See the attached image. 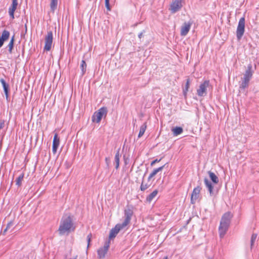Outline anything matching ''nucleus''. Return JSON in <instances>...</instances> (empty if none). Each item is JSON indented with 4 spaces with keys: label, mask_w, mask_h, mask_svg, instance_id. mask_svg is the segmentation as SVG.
Segmentation results:
<instances>
[{
    "label": "nucleus",
    "mask_w": 259,
    "mask_h": 259,
    "mask_svg": "<svg viewBox=\"0 0 259 259\" xmlns=\"http://www.w3.org/2000/svg\"><path fill=\"white\" fill-rule=\"evenodd\" d=\"M124 221L121 224H117L114 228L110 230L109 236L110 239L115 238L120 230L125 228L130 224L133 214V211L130 207L126 208L124 210Z\"/></svg>",
    "instance_id": "f257e3e1"
},
{
    "label": "nucleus",
    "mask_w": 259,
    "mask_h": 259,
    "mask_svg": "<svg viewBox=\"0 0 259 259\" xmlns=\"http://www.w3.org/2000/svg\"><path fill=\"white\" fill-rule=\"evenodd\" d=\"M75 229V226L70 216L65 215L62 218L59 229L58 230L60 236L67 235L73 232Z\"/></svg>",
    "instance_id": "f03ea898"
},
{
    "label": "nucleus",
    "mask_w": 259,
    "mask_h": 259,
    "mask_svg": "<svg viewBox=\"0 0 259 259\" xmlns=\"http://www.w3.org/2000/svg\"><path fill=\"white\" fill-rule=\"evenodd\" d=\"M232 218V214L230 212L224 213L222 216L219 228V235L221 238H223L228 231Z\"/></svg>",
    "instance_id": "7ed1b4c3"
},
{
    "label": "nucleus",
    "mask_w": 259,
    "mask_h": 259,
    "mask_svg": "<svg viewBox=\"0 0 259 259\" xmlns=\"http://www.w3.org/2000/svg\"><path fill=\"white\" fill-rule=\"evenodd\" d=\"M252 68V65L251 64H248L247 68L243 74V77L241 78V83L239 87L240 89L244 90L248 88L249 81L251 79L253 73V71Z\"/></svg>",
    "instance_id": "20e7f679"
},
{
    "label": "nucleus",
    "mask_w": 259,
    "mask_h": 259,
    "mask_svg": "<svg viewBox=\"0 0 259 259\" xmlns=\"http://www.w3.org/2000/svg\"><path fill=\"white\" fill-rule=\"evenodd\" d=\"M107 113V110L106 107H102L97 111L95 112L92 116V120L94 122L99 123L102 118L106 116Z\"/></svg>",
    "instance_id": "39448f33"
},
{
    "label": "nucleus",
    "mask_w": 259,
    "mask_h": 259,
    "mask_svg": "<svg viewBox=\"0 0 259 259\" xmlns=\"http://www.w3.org/2000/svg\"><path fill=\"white\" fill-rule=\"evenodd\" d=\"M245 31V18L240 19L236 30V36L238 40H240L243 36Z\"/></svg>",
    "instance_id": "423d86ee"
},
{
    "label": "nucleus",
    "mask_w": 259,
    "mask_h": 259,
    "mask_svg": "<svg viewBox=\"0 0 259 259\" xmlns=\"http://www.w3.org/2000/svg\"><path fill=\"white\" fill-rule=\"evenodd\" d=\"M209 86V81L205 80L201 83L199 88L197 90V94L198 96L204 97L207 94V89Z\"/></svg>",
    "instance_id": "0eeeda50"
},
{
    "label": "nucleus",
    "mask_w": 259,
    "mask_h": 259,
    "mask_svg": "<svg viewBox=\"0 0 259 259\" xmlns=\"http://www.w3.org/2000/svg\"><path fill=\"white\" fill-rule=\"evenodd\" d=\"M53 32L51 31H48L45 39V51H49L51 50L53 43Z\"/></svg>",
    "instance_id": "6e6552de"
},
{
    "label": "nucleus",
    "mask_w": 259,
    "mask_h": 259,
    "mask_svg": "<svg viewBox=\"0 0 259 259\" xmlns=\"http://www.w3.org/2000/svg\"><path fill=\"white\" fill-rule=\"evenodd\" d=\"M110 241L108 240L105 242V243L104 245V246L100 248L98 251V257L100 259H104L105 255L106 254L109 246H110Z\"/></svg>",
    "instance_id": "1a4fd4ad"
},
{
    "label": "nucleus",
    "mask_w": 259,
    "mask_h": 259,
    "mask_svg": "<svg viewBox=\"0 0 259 259\" xmlns=\"http://www.w3.org/2000/svg\"><path fill=\"white\" fill-rule=\"evenodd\" d=\"M201 190V187L199 186L193 189L191 196V203L192 204L195 203L196 200L199 198Z\"/></svg>",
    "instance_id": "9d476101"
},
{
    "label": "nucleus",
    "mask_w": 259,
    "mask_h": 259,
    "mask_svg": "<svg viewBox=\"0 0 259 259\" xmlns=\"http://www.w3.org/2000/svg\"><path fill=\"white\" fill-rule=\"evenodd\" d=\"M182 7L181 0H174L170 5L169 10L172 13L178 11Z\"/></svg>",
    "instance_id": "9b49d317"
},
{
    "label": "nucleus",
    "mask_w": 259,
    "mask_h": 259,
    "mask_svg": "<svg viewBox=\"0 0 259 259\" xmlns=\"http://www.w3.org/2000/svg\"><path fill=\"white\" fill-rule=\"evenodd\" d=\"M192 23L190 21L185 22L181 28V36H186L189 32Z\"/></svg>",
    "instance_id": "f8f14e48"
},
{
    "label": "nucleus",
    "mask_w": 259,
    "mask_h": 259,
    "mask_svg": "<svg viewBox=\"0 0 259 259\" xmlns=\"http://www.w3.org/2000/svg\"><path fill=\"white\" fill-rule=\"evenodd\" d=\"M18 6V0H13L11 6L9 9V13L10 17L12 18H14V13L16 11Z\"/></svg>",
    "instance_id": "ddd939ff"
},
{
    "label": "nucleus",
    "mask_w": 259,
    "mask_h": 259,
    "mask_svg": "<svg viewBox=\"0 0 259 259\" xmlns=\"http://www.w3.org/2000/svg\"><path fill=\"white\" fill-rule=\"evenodd\" d=\"M60 144V139L57 134H55L53 139L52 151L53 153L56 154Z\"/></svg>",
    "instance_id": "4468645a"
},
{
    "label": "nucleus",
    "mask_w": 259,
    "mask_h": 259,
    "mask_svg": "<svg viewBox=\"0 0 259 259\" xmlns=\"http://www.w3.org/2000/svg\"><path fill=\"white\" fill-rule=\"evenodd\" d=\"M204 182L206 187L208 189L210 195H213L214 194L213 192V186L212 185L211 183L207 178L204 179Z\"/></svg>",
    "instance_id": "2eb2a0df"
},
{
    "label": "nucleus",
    "mask_w": 259,
    "mask_h": 259,
    "mask_svg": "<svg viewBox=\"0 0 259 259\" xmlns=\"http://www.w3.org/2000/svg\"><path fill=\"white\" fill-rule=\"evenodd\" d=\"M165 165H163V166H161V167H159L157 168H156V169H154L152 172L150 174L149 177H148V181L149 182L150 181L151 179L154 177L155 176L158 172L161 171L164 167Z\"/></svg>",
    "instance_id": "dca6fc26"
},
{
    "label": "nucleus",
    "mask_w": 259,
    "mask_h": 259,
    "mask_svg": "<svg viewBox=\"0 0 259 259\" xmlns=\"http://www.w3.org/2000/svg\"><path fill=\"white\" fill-rule=\"evenodd\" d=\"M0 82H1V83L3 87L6 98H8V92H9V85L6 83L5 80L3 78H1L0 79Z\"/></svg>",
    "instance_id": "f3484780"
},
{
    "label": "nucleus",
    "mask_w": 259,
    "mask_h": 259,
    "mask_svg": "<svg viewBox=\"0 0 259 259\" xmlns=\"http://www.w3.org/2000/svg\"><path fill=\"white\" fill-rule=\"evenodd\" d=\"M10 35V33L9 31L7 30H4L2 32V35L0 37V39H1L4 41H6L9 39Z\"/></svg>",
    "instance_id": "a211bd4d"
},
{
    "label": "nucleus",
    "mask_w": 259,
    "mask_h": 259,
    "mask_svg": "<svg viewBox=\"0 0 259 259\" xmlns=\"http://www.w3.org/2000/svg\"><path fill=\"white\" fill-rule=\"evenodd\" d=\"M208 174L209 176V177H210L211 180L214 184H218L219 183V179L214 172H211L210 171H208Z\"/></svg>",
    "instance_id": "6ab92c4d"
},
{
    "label": "nucleus",
    "mask_w": 259,
    "mask_h": 259,
    "mask_svg": "<svg viewBox=\"0 0 259 259\" xmlns=\"http://www.w3.org/2000/svg\"><path fill=\"white\" fill-rule=\"evenodd\" d=\"M151 184L152 183L150 182V181L149 182L148 180V182L146 183H145L143 181L140 186L141 190L142 191H144L148 188H149L151 186Z\"/></svg>",
    "instance_id": "aec40b11"
},
{
    "label": "nucleus",
    "mask_w": 259,
    "mask_h": 259,
    "mask_svg": "<svg viewBox=\"0 0 259 259\" xmlns=\"http://www.w3.org/2000/svg\"><path fill=\"white\" fill-rule=\"evenodd\" d=\"M158 191L155 190L152 193H151L146 198V200L150 202L153 198L157 195Z\"/></svg>",
    "instance_id": "412c9836"
},
{
    "label": "nucleus",
    "mask_w": 259,
    "mask_h": 259,
    "mask_svg": "<svg viewBox=\"0 0 259 259\" xmlns=\"http://www.w3.org/2000/svg\"><path fill=\"white\" fill-rule=\"evenodd\" d=\"M183 130L182 127L177 126L172 129V132L174 136H177L182 133Z\"/></svg>",
    "instance_id": "4be33fe9"
},
{
    "label": "nucleus",
    "mask_w": 259,
    "mask_h": 259,
    "mask_svg": "<svg viewBox=\"0 0 259 259\" xmlns=\"http://www.w3.org/2000/svg\"><path fill=\"white\" fill-rule=\"evenodd\" d=\"M58 5V0H51L50 8L51 11L54 13L57 9Z\"/></svg>",
    "instance_id": "5701e85b"
},
{
    "label": "nucleus",
    "mask_w": 259,
    "mask_h": 259,
    "mask_svg": "<svg viewBox=\"0 0 259 259\" xmlns=\"http://www.w3.org/2000/svg\"><path fill=\"white\" fill-rule=\"evenodd\" d=\"M147 128V125L146 123H144L143 124H142L140 129V132L138 135V138H141L144 134Z\"/></svg>",
    "instance_id": "b1692460"
},
{
    "label": "nucleus",
    "mask_w": 259,
    "mask_h": 259,
    "mask_svg": "<svg viewBox=\"0 0 259 259\" xmlns=\"http://www.w3.org/2000/svg\"><path fill=\"white\" fill-rule=\"evenodd\" d=\"M115 168L118 169L119 165V152L118 151L115 155Z\"/></svg>",
    "instance_id": "393cba45"
},
{
    "label": "nucleus",
    "mask_w": 259,
    "mask_h": 259,
    "mask_svg": "<svg viewBox=\"0 0 259 259\" xmlns=\"http://www.w3.org/2000/svg\"><path fill=\"white\" fill-rule=\"evenodd\" d=\"M14 36H13L9 44L8 45V47L9 48V52L10 53H12V49L14 47Z\"/></svg>",
    "instance_id": "a878e982"
},
{
    "label": "nucleus",
    "mask_w": 259,
    "mask_h": 259,
    "mask_svg": "<svg viewBox=\"0 0 259 259\" xmlns=\"http://www.w3.org/2000/svg\"><path fill=\"white\" fill-rule=\"evenodd\" d=\"M80 68L81 69L82 75H83L84 74V73L85 72L86 68H87V64L84 60L81 61Z\"/></svg>",
    "instance_id": "bb28decb"
},
{
    "label": "nucleus",
    "mask_w": 259,
    "mask_h": 259,
    "mask_svg": "<svg viewBox=\"0 0 259 259\" xmlns=\"http://www.w3.org/2000/svg\"><path fill=\"white\" fill-rule=\"evenodd\" d=\"M190 79H188L187 80V82H186V83L185 85V88L183 90V94H184V96H186L187 93L188 91V89L190 87Z\"/></svg>",
    "instance_id": "cd10ccee"
},
{
    "label": "nucleus",
    "mask_w": 259,
    "mask_h": 259,
    "mask_svg": "<svg viewBox=\"0 0 259 259\" xmlns=\"http://www.w3.org/2000/svg\"><path fill=\"white\" fill-rule=\"evenodd\" d=\"M24 178V175L21 174L16 179V185L18 186H20L21 184L22 181L23 180Z\"/></svg>",
    "instance_id": "c85d7f7f"
},
{
    "label": "nucleus",
    "mask_w": 259,
    "mask_h": 259,
    "mask_svg": "<svg viewBox=\"0 0 259 259\" xmlns=\"http://www.w3.org/2000/svg\"><path fill=\"white\" fill-rule=\"evenodd\" d=\"M14 226V223L13 222H9L7 225V227L6 228H5V229L4 230V232H3V234H5V233H6V232L7 231H8L10 229L13 228Z\"/></svg>",
    "instance_id": "c756f323"
},
{
    "label": "nucleus",
    "mask_w": 259,
    "mask_h": 259,
    "mask_svg": "<svg viewBox=\"0 0 259 259\" xmlns=\"http://www.w3.org/2000/svg\"><path fill=\"white\" fill-rule=\"evenodd\" d=\"M257 238V234H253L251 237V240H250V247L251 248L252 247V246L254 245V243Z\"/></svg>",
    "instance_id": "7c9ffc66"
},
{
    "label": "nucleus",
    "mask_w": 259,
    "mask_h": 259,
    "mask_svg": "<svg viewBox=\"0 0 259 259\" xmlns=\"http://www.w3.org/2000/svg\"><path fill=\"white\" fill-rule=\"evenodd\" d=\"M91 238H92V234L90 233L87 236V242H88V246L87 248H88L90 245V242L91 241Z\"/></svg>",
    "instance_id": "2f4dec72"
},
{
    "label": "nucleus",
    "mask_w": 259,
    "mask_h": 259,
    "mask_svg": "<svg viewBox=\"0 0 259 259\" xmlns=\"http://www.w3.org/2000/svg\"><path fill=\"white\" fill-rule=\"evenodd\" d=\"M105 7L108 11L111 10L109 4V0H105Z\"/></svg>",
    "instance_id": "473e14b6"
},
{
    "label": "nucleus",
    "mask_w": 259,
    "mask_h": 259,
    "mask_svg": "<svg viewBox=\"0 0 259 259\" xmlns=\"http://www.w3.org/2000/svg\"><path fill=\"white\" fill-rule=\"evenodd\" d=\"M5 125V121L4 120H0V130L2 129Z\"/></svg>",
    "instance_id": "72a5a7b5"
},
{
    "label": "nucleus",
    "mask_w": 259,
    "mask_h": 259,
    "mask_svg": "<svg viewBox=\"0 0 259 259\" xmlns=\"http://www.w3.org/2000/svg\"><path fill=\"white\" fill-rule=\"evenodd\" d=\"M161 159H159V160H158V159H155L154 160H153V161H152V162L151 163V165L152 166L155 163H156V162H158L160 161Z\"/></svg>",
    "instance_id": "f704fd0d"
},
{
    "label": "nucleus",
    "mask_w": 259,
    "mask_h": 259,
    "mask_svg": "<svg viewBox=\"0 0 259 259\" xmlns=\"http://www.w3.org/2000/svg\"><path fill=\"white\" fill-rule=\"evenodd\" d=\"M105 161H106V164H107V166H108L109 162H110V159L109 158L106 157L105 158Z\"/></svg>",
    "instance_id": "c9c22d12"
},
{
    "label": "nucleus",
    "mask_w": 259,
    "mask_h": 259,
    "mask_svg": "<svg viewBox=\"0 0 259 259\" xmlns=\"http://www.w3.org/2000/svg\"><path fill=\"white\" fill-rule=\"evenodd\" d=\"M4 42V41L0 39V48H1L3 46Z\"/></svg>",
    "instance_id": "e433bc0d"
},
{
    "label": "nucleus",
    "mask_w": 259,
    "mask_h": 259,
    "mask_svg": "<svg viewBox=\"0 0 259 259\" xmlns=\"http://www.w3.org/2000/svg\"><path fill=\"white\" fill-rule=\"evenodd\" d=\"M142 36H143V32H141V33L138 35V37H139L140 38H141Z\"/></svg>",
    "instance_id": "4c0bfd02"
},
{
    "label": "nucleus",
    "mask_w": 259,
    "mask_h": 259,
    "mask_svg": "<svg viewBox=\"0 0 259 259\" xmlns=\"http://www.w3.org/2000/svg\"><path fill=\"white\" fill-rule=\"evenodd\" d=\"M163 259H168L167 256L164 257Z\"/></svg>",
    "instance_id": "58836bf2"
},
{
    "label": "nucleus",
    "mask_w": 259,
    "mask_h": 259,
    "mask_svg": "<svg viewBox=\"0 0 259 259\" xmlns=\"http://www.w3.org/2000/svg\"><path fill=\"white\" fill-rule=\"evenodd\" d=\"M208 259H212L210 257H208Z\"/></svg>",
    "instance_id": "ea45409f"
}]
</instances>
